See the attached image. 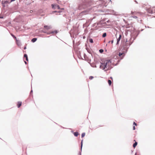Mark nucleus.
Masks as SVG:
<instances>
[{"instance_id": "2eb2a0df", "label": "nucleus", "mask_w": 155, "mask_h": 155, "mask_svg": "<svg viewBox=\"0 0 155 155\" xmlns=\"http://www.w3.org/2000/svg\"><path fill=\"white\" fill-rule=\"evenodd\" d=\"M62 12V11H54L52 12L53 13H54L56 12H58V13H61Z\"/></svg>"}, {"instance_id": "f3484780", "label": "nucleus", "mask_w": 155, "mask_h": 155, "mask_svg": "<svg viewBox=\"0 0 155 155\" xmlns=\"http://www.w3.org/2000/svg\"><path fill=\"white\" fill-rule=\"evenodd\" d=\"M85 135V133H84L82 134H81V137H84Z\"/></svg>"}, {"instance_id": "39448f33", "label": "nucleus", "mask_w": 155, "mask_h": 155, "mask_svg": "<svg viewBox=\"0 0 155 155\" xmlns=\"http://www.w3.org/2000/svg\"><path fill=\"white\" fill-rule=\"evenodd\" d=\"M152 10L150 11V9H147V11L148 12L150 13H155V8H151Z\"/></svg>"}, {"instance_id": "9b49d317", "label": "nucleus", "mask_w": 155, "mask_h": 155, "mask_svg": "<svg viewBox=\"0 0 155 155\" xmlns=\"http://www.w3.org/2000/svg\"><path fill=\"white\" fill-rule=\"evenodd\" d=\"M119 55L121 57V56L122 55L123 56L122 57V58H122L123 57L124 55V53H119Z\"/></svg>"}, {"instance_id": "bb28decb", "label": "nucleus", "mask_w": 155, "mask_h": 155, "mask_svg": "<svg viewBox=\"0 0 155 155\" xmlns=\"http://www.w3.org/2000/svg\"><path fill=\"white\" fill-rule=\"evenodd\" d=\"M133 130H135V126H134L133 127Z\"/></svg>"}, {"instance_id": "423d86ee", "label": "nucleus", "mask_w": 155, "mask_h": 155, "mask_svg": "<svg viewBox=\"0 0 155 155\" xmlns=\"http://www.w3.org/2000/svg\"><path fill=\"white\" fill-rule=\"evenodd\" d=\"M22 102L21 101H18L17 104L18 107L19 108L21 105Z\"/></svg>"}, {"instance_id": "20e7f679", "label": "nucleus", "mask_w": 155, "mask_h": 155, "mask_svg": "<svg viewBox=\"0 0 155 155\" xmlns=\"http://www.w3.org/2000/svg\"><path fill=\"white\" fill-rule=\"evenodd\" d=\"M51 6H52V8H53L54 9H61V10L64 9V8H60L59 5H56V4H55V5L52 4L51 5Z\"/></svg>"}, {"instance_id": "c756f323", "label": "nucleus", "mask_w": 155, "mask_h": 155, "mask_svg": "<svg viewBox=\"0 0 155 155\" xmlns=\"http://www.w3.org/2000/svg\"><path fill=\"white\" fill-rule=\"evenodd\" d=\"M148 9H150V11H151V10H152V9H151V8H149Z\"/></svg>"}, {"instance_id": "58836bf2", "label": "nucleus", "mask_w": 155, "mask_h": 155, "mask_svg": "<svg viewBox=\"0 0 155 155\" xmlns=\"http://www.w3.org/2000/svg\"><path fill=\"white\" fill-rule=\"evenodd\" d=\"M110 41H109V43H110Z\"/></svg>"}, {"instance_id": "ddd939ff", "label": "nucleus", "mask_w": 155, "mask_h": 155, "mask_svg": "<svg viewBox=\"0 0 155 155\" xmlns=\"http://www.w3.org/2000/svg\"><path fill=\"white\" fill-rule=\"evenodd\" d=\"M37 40V38H34L31 40V41L33 42H35Z\"/></svg>"}, {"instance_id": "5701e85b", "label": "nucleus", "mask_w": 155, "mask_h": 155, "mask_svg": "<svg viewBox=\"0 0 155 155\" xmlns=\"http://www.w3.org/2000/svg\"><path fill=\"white\" fill-rule=\"evenodd\" d=\"M28 57L27 55L26 54H25L24 55V57L25 58H27Z\"/></svg>"}, {"instance_id": "a211bd4d", "label": "nucleus", "mask_w": 155, "mask_h": 155, "mask_svg": "<svg viewBox=\"0 0 155 155\" xmlns=\"http://www.w3.org/2000/svg\"><path fill=\"white\" fill-rule=\"evenodd\" d=\"M89 41L91 43H93V41L92 39H89Z\"/></svg>"}, {"instance_id": "473e14b6", "label": "nucleus", "mask_w": 155, "mask_h": 155, "mask_svg": "<svg viewBox=\"0 0 155 155\" xmlns=\"http://www.w3.org/2000/svg\"><path fill=\"white\" fill-rule=\"evenodd\" d=\"M25 64H27V62H26V61H25Z\"/></svg>"}, {"instance_id": "f257e3e1", "label": "nucleus", "mask_w": 155, "mask_h": 155, "mask_svg": "<svg viewBox=\"0 0 155 155\" xmlns=\"http://www.w3.org/2000/svg\"><path fill=\"white\" fill-rule=\"evenodd\" d=\"M100 68L101 69L107 71L110 69L111 68V62L110 60H107L101 63Z\"/></svg>"}, {"instance_id": "4c0bfd02", "label": "nucleus", "mask_w": 155, "mask_h": 155, "mask_svg": "<svg viewBox=\"0 0 155 155\" xmlns=\"http://www.w3.org/2000/svg\"><path fill=\"white\" fill-rule=\"evenodd\" d=\"M135 2H136L137 3V2H136V1H135Z\"/></svg>"}, {"instance_id": "aec40b11", "label": "nucleus", "mask_w": 155, "mask_h": 155, "mask_svg": "<svg viewBox=\"0 0 155 155\" xmlns=\"http://www.w3.org/2000/svg\"><path fill=\"white\" fill-rule=\"evenodd\" d=\"M57 33V31H52V32L51 33H55V34H56Z\"/></svg>"}, {"instance_id": "c9c22d12", "label": "nucleus", "mask_w": 155, "mask_h": 155, "mask_svg": "<svg viewBox=\"0 0 155 155\" xmlns=\"http://www.w3.org/2000/svg\"><path fill=\"white\" fill-rule=\"evenodd\" d=\"M135 155H137V153H135Z\"/></svg>"}, {"instance_id": "72a5a7b5", "label": "nucleus", "mask_w": 155, "mask_h": 155, "mask_svg": "<svg viewBox=\"0 0 155 155\" xmlns=\"http://www.w3.org/2000/svg\"><path fill=\"white\" fill-rule=\"evenodd\" d=\"M24 49H26V47H25V48H24Z\"/></svg>"}, {"instance_id": "7c9ffc66", "label": "nucleus", "mask_w": 155, "mask_h": 155, "mask_svg": "<svg viewBox=\"0 0 155 155\" xmlns=\"http://www.w3.org/2000/svg\"><path fill=\"white\" fill-rule=\"evenodd\" d=\"M15 0H11V2H13V1H15Z\"/></svg>"}, {"instance_id": "cd10ccee", "label": "nucleus", "mask_w": 155, "mask_h": 155, "mask_svg": "<svg viewBox=\"0 0 155 155\" xmlns=\"http://www.w3.org/2000/svg\"><path fill=\"white\" fill-rule=\"evenodd\" d=\"M26 61H28V57H27V58H26Z\"/></svg>"}, {"instance_id": "393cba45", "label": "nucleus", "mask_w": 155, "mask_h": 155, "mask_svg": "<svg viewBox=\"0 0 155 155\" xmlns=\"http://www.w3.org/2000/svg\"><path fill=\"white\" fill-rule=\"evenodd\" d=\"M12 36L13 37L15 38V39H16V37L14 36L13 35H12Z\"/></svg>"}, {"instance_id": "f03ea898", "label": "nucleus", "mask_w": 155, "mask_h": 155, "mask_svg": "<svg viewBox=\"0 0 155 155\" xmlns=\"http://www.w3.org/2000/svg\"><path fill=\"white\" fill-rule=\"evenodd\" d=\"M142 14V13L139 12H137L135 11H132L131 14L132 15L131 17L134 18H137L139 16Z\"/></svg>"}, {"instance_id": "f704fd0d", "label": "nucleus", "mask_w": 155, "mask_h": 155, "mask_svg": "<svg viewBox=\"0 0 155 155\" xmlns=\"http://www.w3.org/2000/svg\"><path fill=\"white\" fill-rule=\"evenodd\" d=\"M110 78L111 79H112V77H110Z\"/></svg>"}, {"instance_id": "4be33fe9", "label": "nucleus", "mask_w": 155, "mask_h": 155, "mask_svg": "<svg viewBox=\"0 0 155 155\" xmlns=\"http://www.w3.org/2000/svg\"><path fill=\"white\" fill-rule=\"evenodd\" d=\"M8 3V2L7 1H5L4 2V4H7V3Z\"/></svg>"}, {"instance_id": "b1692460", "label": "nucleus", "mask_w": 155, "mask_h": 155, "mask_svg": "<svg viewBox=\"0 0 155 155\" xmlns=\"http://www.w3.org/2000/svg\"><path fill=\"white\" fill-rule=\"evenodd\" d=\"M83 140H82L81 142V148H82V146Z\"/></svg>"}, {"instance_id": "6ab92c4d", "label": "nucleus", "mask_w": 155, "mask_h": 155, "mask_svg": "<svg viewBox=\"0 0 155 155\" xmlns=\"http://www.w3.org/2000/svg\"><path fill=\"white\" fill-rule=\"evenodd\" d=\"M99 51L101 53H102L104 51V50L103 49H100Z\"/></svg>"}, {"instance_id": "a878e982", "label": "nucleus", "mask_w": 155, "mask_h": 155, "mask_svg": "<svg viewBox=\"0 0 155 155\" xmlns=\"http://www.w3.org/2000/svg\"><path fill=\"white\" fill-rule=\"evenodd\" d=\"M134 124L135 125V126H137V124L135 122H134Z\"/></svg>"}, {"instance_id": "7ed1b4c3", "label": "nucleus", "mask_w": 155, "mask_h": 155, "mask_svg": "<svg viewBox=\"0 0 155 155\" xmlns=\"http://www.w3.org/2000/svg\"><path fill=\"white\" fill-rule=\"evenodd\" d=\"M86 5L85 3H82L79 4L78 6V9L79 10H82L86 8Z\"/></svg>"}, {"instance_id": "dca6fc26", "label": "nucleus", "mask_w": 155, "mask_h": 155, "mask_svg": "<svg viewBox=\"0 0 155 155\" xmlns=\"http://www.w3.org/2000/svg\"><path fill=\"white\" fill-rule=\"evenodd\" d=\"M106 33H104L103 35H102V37H106Z\"/></svg>"}, {"instance_id": "c85d7f7f", "label": "nucleus", "mask_w": 155, "mask_h": 155, "mask_svg": "<svg viewBox=\"0 0 155 155\" xmlns=\"http://www.w3.org/2000/svg\"><path fill=\"white\" fill-rule=\"evenodd\" d=\"M113 42H114V41L113 40H112L111 41V44H113Z\"/></svg>"}, {"instance_id": "4468645a", "label": "nucleus", "mask_w": 155, "mask_h": 155, "mask_svg": "<svg viewBox=\"0 0 155 155\" xmlns=\"http://www.w3.org/2000/svg\"><path fill=\"white\" fill-rule=\"evenodd\" d=\"M108 83L110 86L112 83L111 81L110 80H109L108 81Z\"/></svg>"}, {"instance_id": "6e6552de", "label": "nucleus", "mask_w": 155, "mask_h": 155, "mask_svg": "<svg viewBox=\"0 0 155 155\" xmlns=\"http://www.w3.org/2000/svg\"><path fill=\"white\" fill-rule=\"evenodd\" d=\"M134 141H135V143L133 145V147L135 148L137 146V142L135 141V140H134Z\"/></svg>"}, {"instance_id": "e433bc0d", "label": "nucleus", "mask_w": 155, "mask_h": 155, "mask_svg": "<svg viewBox=\"0 0 155 155\" xmlns=\"http://www.w3.org/2000/svg\"><path fill=\"white\" fill-rule=\"evenodd\" d=\"M110 2H111V0H110Z\"/></svg>"}, {"instance_id": "9d476101", "label": "nucleus", "mask_w": 155, "mask_h": 155, "mask_svg": "<svg viewBox=\"0 0 155 155\" xmlns=\"http://www.w3.org/2000/svg\"><path fill=\"white\" fill-rule=\"evenodd\" d=\"M45 28L48 30L50 29L51 28L50 26H48L47 25H45L44 26Z\"/></svg>"}, {"instance_id": "1a4fd4ad", "label": "nucleus", "mask_w": 155, "mask_h": 155, "mask_svg": "<svg viewBox=\"0 0 155 155\" xmlns=\"http://www.w3.org/2000/svg\"><path fill=\"white\" fill-rule=\"evenodd\" d=\"M88 12V11H84L83 12H82L81 13L85 15L87 14Z\"/></svg>"}, {"instance_id": "412c9836", "label": "nucleus", "mask_w": 155, "mask_h": 155, "mask_svg": "<svg viewBox=\"0 0 155 155\" xmlns=\"http://www.w3.org/2000/svg\"><path fill=\"white\" fill-rule=\"evenodd\" d=\"M93 78H94V77L93 76H90L89 78L90 80H92Z\"/></svg>"}, {"instance_id": "f8f14e48", "label": "nucleus", "mask_w": 155, "mask_h": 155, "mask_svg": "<svg viewBox=\"0 0 155 155\" xmlns=\"http://www.w3.org/2000/svg\"><path fill=\"white\" fill-rule=\"evenodd\" d=\"M74 134L75 136L77 137L79 135V133L78 132H76L74 133Z\"/></svg>"}, {"instance_id": "0eeeda50", "label": "nucleus", "mask_w": 155, "mask_h": 155, "mask_svg": "<svg viewBox=\"0 0 155 155\" xmlns=\"http://www.w3.org/2000/svg\"><path fill=\"white\" fill-rule=\"evenodd\" d=\"M121 35H119V37L117 39V44H118L119 42L121 39Z\"/></svg>"}, {"instance_id": "2f4dec72", "label": "nucleus", "mask_w": 155, "mask_h": 155, "mask_svg": "<svg viewBox=\"0 0 155 155\" xmlns=\"http://www.w3.org/2000/svg\"><path fill=\"white\" fill-rule=\"evenodd\" d=\"M30 12H32L33 11H32V10H31V11H30Z\"/></svg>"}]
</instances>
